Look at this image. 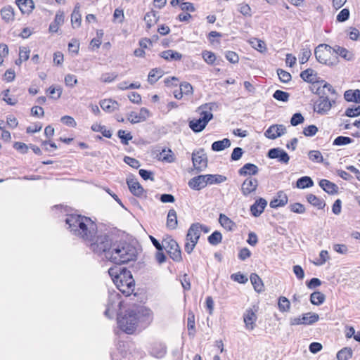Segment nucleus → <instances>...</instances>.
<instances>
[{"instance_id": "f257e3e1", "label": "nucleus", "mask_w": 360, "mask_h": 360, "mask_svg": "<svg viewBox=\"0 0 360 360\" xmlns=\"http://www.w3.org/2000/svg\"><path fill=\"white\" fill-rule=\"evenodd\" d=\"M68 229L72 235L86 241H93L97 231L96 224L89 217L70 214L65 219Z\"/></svg>"}, {"instance_id": "f03ea898", "label": "nucleus", "mask_w": 360, "mask_h": 360, "mask_svg": "<svg viewBox=\"0 0 360 360\" xmlns=\"http://www.w3.org/2000/svg\"><path fill=\"white\" fill-rule=\"evenodd\" d=\"M152 314V311L144 307L128 309L124 316L117 318V324L122 330L127 334H132L139 322H150Z\"/></svg>"}, {"instance_id": "7ed1b4c3", "label": "nucleus", "mask_w": 360, "mask_h": 360, "mask_svg": "<svg viewBox=\"0 0 360 360\" xmlns=\"http://www.w3.org/2000/svg\"><path fill=\"white\" fill-rule=\"evenodd\" d=\"M108 259L116 264L127 263L136 259L137 250L134 246L125 241L114 243Z\"/></svg>"}, {"instance_id": "20e7f679", "label": "nucleus", "mask_w": 360, "mask_h": 360, "mask_svg": "<svg viewBox=\"0 0 360 360\" xmlns=\"http://www.w3.org/2000/svg\"><path fill=\"white\" fill-rule=\"evenodd\" d=\"M316 83L319 86L316 89V94L319 95V98L314 104V111L319 115H326L331 109L333 105L335 103V101L334 99L328 98L326 92V88L332 94H336V91L332 85L323 81L321 82H317Z\"/></svg>"}, {"instance_id": "39448f33", "label": "nucleus", "mask_w": 360, "mask_h": 360, "mask_svg": "<svg viewBox=\"0 0 360 360\" xmlns=\"http://www.w3.org/2000/svg\"><path fill=\"white\" fill-rule=\"evenodd\" d=\"M216 107V103H209L199 107L200 117L189 122V127L195 133L202 131L208 122L213 118L212 110Z\"/></svg>"}, {"instance_id": "423d86ee", "label": "nucleus", "mask_w": 360, "mask_h": 360, "mask_svg": "<svg viewBox=\"0 0 360 360\" xmlns=\"http://www.w3.org/2000/svg\"><path fill=\"white\" fill-rule=\"evenodd\" d=\"M201 231L207 233L210 231V229L199 223L193 224L188 229L184 245L185 251L188 254H191L195 248L201 235Z\"/></svg>"}, {"instance_id": "0eeeda50", "label": "nucleus", "mask_w": 360, "mask_h": 360, "mask_svg": "<svg viewBox=\"0 0 360 360\" xmlns=\"http://www.w3.org/2000/svg\"><path fill=\"white\" fill-rule=\"evenodd\" d=\"M113 243L111 238L106 234L98 236L96 240L91 243V250L98 255H103L108 259V253H110Z\"/></svg>"}, {"instance_id": "6e6552de", "label": "nucleus", "mask_w": 360, "mask_h": 360, "mask_svg": "<svg viewBox=\"0 0 360 360\" xmlns=\"http://www.w3.org/2000/svg\"><path fill=\"white\" fill-rule=\"evenodd\" d=\"M117 289L126 296L130 295L135 289V281L130 271L126 269L120 274V278L114 282Z\"/></svg>"}, {"instance_id": "1a4fd4ad", "label": "nucleus", "mask_w": 360, "mask_h": 360, "mask_svg": "<svg viewBox=\"0 0 360 360\" xmlns=\"http://www.w3.org/2000/svg\"><path fill=\"white\" fill-rule=\"evenodd\" d=\"M122 301L120 300V295L117 292L110 293L106 309L104 312L105 316L111 319L115 315V312L120 309Z\"/></svg>"}, {"instance_id": "9d476101", "label": "nucleus", "mask_w": 360, "mask_h": 360, "mask_svg": "<svg viewBox=\"0 0 360 360\" xmlns=\"http://www.w3.org/2000/svg\"><path fill=\"white\" fill-rule=\"evenodd\" d=\"M332 47L327 44H320L319 45L314 51V54L316 60L323 64L328 65L329 66L335 65L338 63V61H330L328 60V57L329 53H330V50Z\"/></svg>"}, {"instance_id": "9b49d317", "label": "nucleus", "mask_w": 360, "mask_h": 360, "mask_svg": "<svg viewBox=\"0 0 360 360\" xmlns=\"http://www.w3.org/2000/svg\"><path fill=\"white\" fill-rule=\"evenodd\" d=\"M192 162L197 172L203 171L207 167V157L203 149L194 150L192 153Z\"/></svg>"}, {"instance_id": "f8f14e48", "label": "nucleus", "mask_w": 360, "mask_h": 360, "mask_svg": "<svg viewBox=\"0 0 360 360\" xmlns=\"http://www.w3.org/2000/svg\"><path fill=\"white\" fill-rule=\"evenodd\" d=\"M164 248L167 250L170 257L175 262H180L182 259L181 251L176 240L170 239L165 240Z\"/></svg>"}, {"instance_id": "ddd939ff", "label": "nucleus", "mask_w": 360, "mask_h": 360, "mask_svg": "<svg viewBox=\"0 0 360 360\" xmlns=\"http://www.w3.org/2000/svg\"><path fill=\"white\" fill-rule=\"evenodd\" d=\"M267 156L271 159H278L279 162L288 164L290 160L288 154L280 148H271L268 151Z\"/></svg>"}, {"instance_id": "4468645a", "label": "nucleus", "mask_w": 360, "mask_h": 360, "mask_svg": "<svg viewBox=\"0 0 360 360\" xmlns=\"http://www.w3.org/2000/svg\"><path fill=\"white\" fill-rule=\"evenodd\" d=\"M258 186V181L255 178L248 177L241 185V192L243 195L248 196L255 192Z\"/></svg>"}, {"instance_id": "2eb2a0df", "label": "nucleus", "mask_w": 360, "mask_h": 360, "mask_svg": "<svg viewBox=\"0 0 360 360\" xmlns=\"http://www.w3.org/2000/svg\"><path fill=\"white\" fill-rule=\"evenodd\" d=\"M286 129L282 124L271 125L265 131L264 135L271 139H275L285 133Z\"/></svg>"}, {"instance_id": "dca6fc26", "label": "nucleus", "mask_w": 360, "mask_h": 360, "mask_svg": "<svg viewBox=\"0 0 360 360\" xmlns=\"http://www.w3.org/2000/svg\"><path fill=\"white\" fill-rule=\"evenodd\" d=\"M206 176L207 175H198L191 179L188 181V186L195 191H200L202 188H205L207 184L206 180Z\"/></svg>"}, {"instance_id": "f3484780", "label": "nucleus", "mask_w": 360, "mask_h": 360, "mask_svg": "<svg viewBox=\"0 0 360 360\" xmlns=\"http://www.w3.org/2000/svg\"><path fill=\"white\" fill-rule=\"evenodd\" d=\"M149 115V111L146 108H142L139 113L131 112L129 114L128 120L132 123L136 124L140 122L145 121Z\"/></svg>"}, {"instance_id": "a211bd4d", "label": "nucleus", "mask_w": 360, "mask_h": 360, "mask_svg": "<svg viewBox=\"0 0 360 360\" xmlns=\"http://www.w3.org/2000/svg\"><path fill=\"white\" fill-rule=\"evenodd\" d=\"M257 319V316L255 314V311L252 309H246L243 315V320L245 323V327L248 330H253L255 326V322Z\"/></svg>"}, {"instance_id": "6ab92c4d", "label": "nucleus", "mask_w": 360, "mask_h": 360, "mask_svg": "<svg viewBox=\"0 0 360 360\" xmlns=\"http://www.w3.org/2000/svg\"><path fill=\"white\" fill-rule=\"evenodd\" d=\"M127 184L131 193L137 197L144 195L145 191L141 184L134 179H128Z\"/></svg>"}, {"instance_id": "aec40b11", "label": "nucleus", "mask_w": 360, "mask_h": 360, "mask_svg": "<svg viewBox=\"0 0 360 360\" xmlns=\"http://www.w3.org/2000/svg\"><path fill=\"white\" fill-rule=\"evenodd\" d=\"M267 202L264 198L256 200L250 207V212L254 217H259L264 212Z\"/></svg>"}, {"instance_id": "412c9836", "label": "nucleus", "mask_w": 360, "mask_h": 360, "mask_svg": "<svg viewBox=\"0 0 360 360\" xmlns=\"http://www.w3.org/2000/svg\"><path fill=\"white\" fill-rule=\"evenodd\" d=\"M15 4L23 14H30L34 8L32 0H15Z\"/></svg>"}, {"instance_id": "4be33fe9", "label": "nucleus", "mask_w": 360, "mask_h": 360, "mask_svg": "<svg viewBox=\"0 0 360 360\" xmlns=\"http://www.w3.org/2000/svg\"><path fill=\"white\" fill-rule=\"evenodd\" d=\"M0 14L2 20L5 22L8 23L15 20L14 9L11 6L8 5L4 6L0 11Z\"/></svg>"}, {"instance_id": "5701e85b", "label": "nucleus", "mask_w": 360, "mask_h": 360, "mask_svg": "<svg viewBox=\"0 0 360 360\" xmlns=\"http://www.w3.org/2000/svg\"><path fill=\"white\" fill-rule=\"evenodd\" d=\"M258 172L259 168L257 165L252 163H246L238 170V174L240 176H251L256 175Z\"/></svg>"}, {"instance_id": "b1692460", "label": "nucleus", "mask_w": 360, "mask_h": 360, "mask_svg": "<svg viewBox=\"0 0 360 360\" xmlns=\"http://www.w3.org/2000/svg\"><path fill=\"white\" fill-rule=\"evenodd\" d=\"M101 108L106 112L110 113L117 110L119 104L112 99H105L100 102Z\"/></svg>"}, {"instance_id": "393cba45", "label": "nucleus", "mask_w": 360, "mask_h": 360, "mask_svg": "<svg viewBox=\"0 0 360 360\" xmlns=\"http://www.w3.org/2000/svg\"><path fill=\"white\" fill-rule=\"evenodd\" d=\"M288 203V196L283 193V191H279L277 193V198H274L270 202V207L272 208H277L283 207Z\"/></svg>"}, {"instance_id": "a878e982", "label": "nucleus", "mask_w": 360, "mask_h": 360, "mask_svg": "<svg viewBox=\"0 0 360 360\" xmlns=\"http://www.w3.org/2000/svg\"><path fill=\"white\" fill-rule=\"evenodd\" d=\"M333 52H335L337 55L340 56L345 60L351 61L354 59V54L352 52L348 51L347 49L340 46H335L332 48Z\"/></svg>"}, {"instance_id": "bb28decb", "label": "nucleus", "mask_w": 360, "mask_h": 360, "mask_svg": "<svg viewBox=\"0 0 360 360\" xmlns=\"http://www.w3.org/2000/svg\"><path fill=\"white\" fill-rule=\"evenodd\" d=\"M345 99L348 102H354L360 103V90L359 89H349L344 94Z\"/></svg>"}, {"instance_id": "cd10ccee", "label": "nucleus", "mask_w": 360, "mask_h": 360, "mask_svg": "<svg viewBox=\"0 0 360 360\" xmlns=\"http://www.w3.org/2000/svg\"><path fill=\"white\" fill-rule=\"evenodd\" d=\"M319 186L324 191L329 194H334L338 192L337 185L327 179H321L319 181Z\"/></svg>"}, {"instance_id": "c85d7f7f", "label": "nucleus", "mask_w": 360, "mask_h": 360, "mask_svg": "<svg viewBox=\"0 0 360 360\" xmlns=\"http://www.w3.org/2000/svg\"><path fill=\"white\" fill-rule=\"evenodd\" d=\"M231 141L225 138L221 141H214L212 144V150L213 151L219 152L231 146Z\"/></svg>"}, {"instance_id": "c756f323", "label": "nucleus", "mask_w": 360, "mask_h": 360, "mask_svg": "<svg viewBox=\"0 0 360 360\" xmlns=\"http://www.w3.org/2000/svg\"><path fill=\"white\" fill-rule=\"evenodd\" d=\"M166 225L168 229L172 230L177 226V215L174 209H171L168 212Z\"/></svg>"}, {"instance_id": "7c9ffc66", "label": "nucleus", "mask_w": 360, "mask_h": 360, "mask_svg": "<svg viewBox=\"0 0 360 360\" xmlns=\"http://www.w3.org/2000/svg\"><path fill=\"white\" fill-rule=\"evenodd\" d=\"M160 56L167 60H180L182 58V55L180 53L172 49L161 52Z\"/></svg>"}, {"instance_id": "2f4dec72", "label": "nucleus", "mask_w": 360, "mask_h": 360, "mask_svg": "<svg viewBox=\"0 0 360 360\" xmlns=\"http://www.w3.org/2000/svg\"><path fill=\"white\" fill-rule=\"evenodd\" d=\"M159 18L158 13L154 11L146 13L144 16V20L146 22L147 28L150 29L152 26L156 24L159 20Z\"/></svg>"}, {"instance_id": "473e14b6", "label": "nucleus", "mask_w": 360, "mask_h": 360, "mask_svg": "<svg viewBox=\"0 0 360 360\" xmlns=\"http://www.w3.org/2000/svg\"><path fill=\"white\" fill-rule=\"evenodd\" d=\"M220 224L227 231H233L236 227V224L224 214H220L219 217Z\"/></svg>"}, {"instance_id": "72a5a7b5", "label": "nucleus", "mask_w": 360, "mask_h": 360, "mask_svg": "<svg viewBox=\"0 0 360 360\" xmlns=\"http://www.w3.org/2000/svg\"><path fill=\"white\" fill-rule=\"evenodd\" d=\"M250 278L255 291L257 292L264 291L262 281L257 274H251Z\"/></svg>"}, {"instance_id": "f704fd0d", "label": "nucleus", "mask_w": 360, "mask_h": 360, "mask_svg": "<svg viewBox=\"0 0 360 360\" xmlns=\"http://www.w3.org/2000/svg\"><path fill=\"white\" fill-rule=\"evenodd\" d=\"M319 319V316L316 313H304L302 314V320L303 325H312L317 322Z\"/></svg>"}, {"instance_id": "c9c22d12", "label": "nucleus", "mask_w": 360, "mask_h": 360, "mask_svg": "<svg viewBox=\"0 0 360 360\" xmlns=\"http://www.w3.org/2000/svg\"><path fill=\"white\" fill-rule=\"evenodd\" d=\"M307 201L318 209H323L326 203L323 200L319 198L314 194H309L307 197Z\"/></svg>"}, {"instance_id": "e433bc0d", "label": "nucleus", "mask_w": 360, "mask_h": 360, "mask_svg": "<svg viewBox=\"0 0 360 360\" xmlns=\"http://www.w3.org/2000/svg\"><path fill=\"white\" fill-rule=\"evenodd\" d=\"M300 77L305 82H310V83L316 82L315 79H316V74H314V71L311 68H308V69L302 71L300 73Z\"/></svg>"}, {"instance_id": "4c0bfd02", "label": "nucleus", "mask_w": 360, "mask_h": 360, "mask_svg": "<svg viewBox=\"0 0 360 360\" xmlns=\"http://www.w3.org/2000/svg\"><path fill=\"white\" fill-rule=\"evenodd\" d=\"M187 327L188 330V335L193 337L195 333V315L192 311L188 314Z\"/></svg>"}, {"instance_id": "58836bf2", "label": "nucleus", "mask_w": 360, "mask_h": 360, "mask_svg": "<svg viewBox=\"0 0 360 360\" xmlns=\"http://www.w3.org/2000/svg\"><path fill=\"white\" fill-rule=\"evenodd\" d=\"M159 159L167 162H173L174 161V153L170 149L164 148L159 154Z\"/></svg>"}, {"instance_id": "ea45409f", "label": "nucleus", "mask_w": 360, "mask_h": 360, "mask_svg": "<svg viewBox=\"0 0 360 360\" xmlns=\"http://www.w3.org/2000/svg\"><path fill=\"white\" fill-rule=\"evenodd\" d=\"M296 185L297 188L303 189L313 186L314 182L311 177L305 176L298 179Z\"/></svg>"}, {"instance_id": "a19ab883", "label": "nucleus", "mask_w": 360, "mask_h": 360, "mask_svg": "<svg viewBox=\"0 0 360 360\" xmlns=\"http://www.w3.org/2000/svg\"><path fill=\"white\" fill-rule=\"evenodd\" d=\"M206 176L207 184H217L226 181V177L220 174H207Z\"/></svg>"}, {"instance_id": "79ce46f5", "label": "nucleus", "mask_w": 360, "mask_h": 360, "mask_svg": "<svg viewBox=\"0 0 360 360\" xmlns=\"http://www.w3.org/2000/svg\"><path fill=\"white\" fill-rule=\"evenodd\" d=\"M324 301L325 295L319 291L314 292L310 295V302L312 304L318 306L323 304Z\"/></svg>"}, {"instance_id": "37998d69", "label": "nucleus", "mask_w": 360, "mask_h": 360, "mask_svg": "<svg viewBox=\"0 0 360 360\" xmlns=\"http://www.w3.org/2000/svg\"><path fill=\"white\" fill-rule=\"evenodd\" d=\"M278 307L281 312H288L290 309V302L285 297L281 296L278 298Z\"/></svg>"}, {"instance_id": "c03bdc74", "label": "nucleus", "mask_w": 360, "mask_h": 360, "mask_svg": "<svg viewBox=\"0 0 360 360\" xmlns=\"http://www.w3.org/2000/svg\"><path fill=\"white\" fill-rule=\"evenodd\" d=\"M162 75V71L160 69H153L148 74V81L150 84L155 83Z\"/></svg>"}, {"instance_id": "a18cd8bd", "label": "nucleus", "mask_w": 360, "mask_h": 360, "mask_svg": "<svg viewBox=\"0 0 360 360\" xmlns=\"http://www.w3.org/2000/svg\"><path fill=\"white\" fill-rule=\"evenodd\" d=\"M126 268L120 267V266H113L108 269V274L111 277L113 283L115 281V280L118 279L120 278V274L122 273L124 270H126Z\"/></svg>"}, {"instance_id": "49530a36", "label": "nucleus", "mask_w": 360, "mask_h": 360, "mask_svg": "<svg viewBox=\"0 0 360 360\" xmlns=\"http://www.w3.org/2000/svg\"><path fill=\"white\" fill-rule=\"evenodd\" d=\"M352 356V349L350 347H344L337 354L338 360H348Z\"/></svg>"}, {"instance_id": "de8ad7c7", "label": "nucleus", "mask_w": 360, "mask_h": 360, "mask_svg": "<svg viewBox=\"0 0 360 360\" xmlns=\"http://www.w3.org/2000/svg\"><path fill=\"white\" fill-rule=\"evenodd\" d=\"M309 159L313 162L321 163L323 162V158L319 150H312L308 153Z\"/></svg>"}, {"instance_id": "09e8293b", "label": "nucleus", "mask_w": 360, "mask_h": 360, "mask_svg": "<svg viewBox=\"0 0 360 360\" xmlns=\"http://www.w3.org/2000/svg\"><path fill=\"white\" fill-rule=\"evenodd\" d=\"M47 91L50 94V97L54 99H58L62 94L63 89L60 86H51L49 88Z\"/></svg>"}, {"instance_id": "8fccbe9b", "label": "nucleus", "mask_w": 360, "mask_h": 360, "mask_svg": "<svg viewBox=\"0 0 360 360\" xmlns=\"http://www.w3.org/2000/svg\"><path fill=\"white\" fill-rule=\"evenodd\" d=\"M222 235L218 231H214L209 237L208 242L212 245H217L221 242Z\"/></svg>"}, {"instance_id": "3c124183", "label": "nucleus", "mask_w": 360, "mask_h": 360, "mask_svg": "<svg viewBox=\"0 0 360 360\" xmlns=\"http://www.w3.org/2000/svg\"><path fill=\"white\" fill-rule=\"evenodd\" d=\"M91 129L94 131L101 132L103 136L106 138H110L112 136V133L110 130H107L104 126H102L98 124H94L91 126Z\"/></svg>"}, {"instance_id": "603ef678", "label": "nucleus", "mask_w": 360, "mask_h": 360, "mask_svg": "<svg viewBox=\"0 0 360 360\" xmlns=\"http://www.w3.org/2000/svg\"><path fill=\"white\" fill-rule=\"evenodd\" d=\"M117 136L121 140V143L127 145L129 141L132 139L133 136L130 132H126L124 130L120 129L117 132Z\"/></svg>"}, {"instance_id": "864d4df0", "label": "nucleus", "mask_w": 360, "mask_h": 360, "mask_svg": "<svg viewBox=\"0 0 360 360\" xmlns=\"http://www.w3.org/2000/svg\"><path fill=\"white\" fill-rule=\"evenodd\" d=\"M353 142V139L348 136H339L333 141L334 146H345Z\"/></svg>"}, {"instance_id": "5fc2aeb1", "label": "nucleus", "mask_w": 360, "mask_h": 360, "mask_svg": "<svg viewBox=\"0 0 360 360\" xmlns=\"http://www.w3.org/2000/svg\"><path fill=\"white\" fill-rule=\"evenodd\" d=\"M273 97L277 101L287 102L289 100L290 94L281 90H276L274 93Z\"/></svg>"}, {"instance_id": "6e6d98bb", "label": "nucleus", "mask_w": 360, "mask_h": 360, "mask_svg": "<svg viewBox=\"0 0 360 360\" xmlns=\"http://www.w3.org/2000/svg\"><path fill=\"white\" fill-rule=\"evenodd\" d=\"M277 74L280 81L283 83H288L292 79L291 75L288 72L285 71L282 69H278Z\"/></svg>"}, {"instance_id": "4d7b16f0", "label": "nucleus", "mask_w": 360, "mask_h": 360, "mask_svg": "<svg viewBox=\"0 0 360 360\" xmlns=\"http://www.w3.org/2000/svg\"><path fill=\"white\" fill-rule=\"evenodd\" d=\"M117 77L116 72H106L102 74L100 80L102 82L110 83L113 82Z\"/></svg>"}, {"instance_id": "13d9d810", "label": "nucleus", "mask_w": 360, "mask_h": 360, "mask_svg": "<svg viewBox=\"0 0 360 360\" xmlns=\"http://www.w3.org/2000/svg\"><path fill=\"white\" fill-rule=\"evenodd\" d=\"M289 208L291 212L297 214H303L305 212L306 210L304 206L299 202H295L290 205Z\"/></svg>"}, {"instance_id": "bf43d9fd", "label": "nucleus", "mask_w": 360, "mask_h": 360, "mask_svg": "<svg viewBox=\"0 0 360 360\" xmlns=\"http://www.w3.org/2000/svg\"><path fill=\"white\" fill-rule=\"evenodd\" d=\"M238 11L244 16L252 15L251 14V8L250 6L247 4H240L238 5Z\"/></svg>"}, {"instance_id": "052dcab7", "label": "nucleus", "mask_w": 360, "mask_h": 360, "mask_svg": "<svg viewBox=\"0 0 360 360\" xmlns=\"http://www.w3.org/2000/svg\"><path fill=\"white\" fill-rule=\"evenodd\" d=\"M345 115L349 117H354L360 115V105L355 108H348L346 109Z\"/></svg>"}, {"instance_id": "680f3d73", "label": "nucleus", "mask_w": 360, "mask_h": 360, "mask_svg": "<svg viewBox=\"0 0 360 360\" xmlns=\"http://www.w3.org/2000/svg\"><path fill=\"white\" fill-rule=\"evenodd\" d=\"M202 58L208 64H213L216 60L214 53L208 51H205L202 52Z\"/></svg>"}, {"instance_id": "e2e57ef3", "label": "nucleus", "mask_w": 360, "mask_h": 360, "mask_svg": "<svg viewBox=\"0 0 360 360\" xmlns=\"http://www.w3.org/2000/svg\"><path fill=\"white\" fill-rule=\"evenodd\" d=\"M30 50L27 47H20L19 50V60L20 63L28 60L30 57Z\"/></svg>"}, {"instance_id": "0e129e2a", "label": "nucleus", "mask_w": 360, "mask_h": 360, "mask_svg": "<svg viewBox=\"0 0 360 360\" xmlns=\"http://www.w3.org/2000/svg\"><path fill=\"white\" fill-rule=\"evenodd\" d=\"M231 278L236 282L243 284L247 283L248 281V278L240 272L231 274Z\"/></svg>"}, {"instance_id": "69168bd1", "label": "nucleus", "mask_w": 360, "mask_h": 360, "mask_svg": "<svg viewBox=\"0 0 360 360\" xmlns=\"http://www.w3.org/2000/svg\"><path fill=\"white\" fill-rule=\"evenodd\" d=\"M9 89H6L2 92L3 94V100L8 105H14L17 103V99L14 98H11L9 96Z\"/></svg>"}, {"instance_id": "338daca9", "label": "nucleus", "mask_w": 360, "mask_h": 360, "mask_svg": "<svg viewBox=\"0 0 360 360\" xmlns=\"http://www.w3.org/2000/svg\"><path fill=\"white\" fill-rule=\"evenodd\" d=\"M304 117L300 112L295 113L290 120V124L292 126H297L300 124H302L304 122Z\"/></svg>"}, {"instance_id": "774afa93", "label": "nucleus", "mask_w": 360, "mask_h": 360, "mask_svg": "<svg viewBox=\"0 0 360 360\" xmlns=\"http://www.w3.org/2000/svg\"><path fill=\"white\" fill-rule=\"evenodd\" d=\"M318 131V128L316 126L311 124L309 125L303 129V134L306 136H313Z\"/></svg>"}]
</instances>
